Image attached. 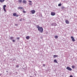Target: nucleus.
I'll use <instances>...</instances> for the list:
<instances>
[{
    "label": "nucleus",
    "instance_id": "nucleus-1",
    "mask_svg": "<svg viewBox=\"0 0 77 77\" xmlns=\"http://www.w3.org/2000/svg\"><path fill=\"white\" fill-rule=\"evenodd\" d=\"M36 27L38 28V31H39L41 33H42L43 32V29L42 27H40L39 25H37Z\"/></svg>",
    "mask_w": 77,
    "mask_h": 77
},
{
    "label": "nucleus",
    "instance_id": "nucleus-2",
    "mask_svg": "<svg viewBox=\"0 0 77 77\" xmlns=\"http://www.w3.org/2000/svg\"><path fill=\"white\" fill-rule=\"evenodd\" d=\"M66 69L68 70L69 71H72V69L71 68L69 67V66H67L66 68Z\"/></svg>",
    "mask_w": 77,
    "mask_h": 77
},
{
    "label": "nucleus",
    "instance_id": "nucleus-3",
    "mask_svg": "<svg viewBox=\"0 0 77 77\" xmlns=\"http://www.w3.org/2000/svg\"><path fill=\"white\" fill-rule=\"evenodd\" d=\"M51 26H57V24L56 23H53L51 24Z\"/></svg>",
    "mask_w": 77,
    "mask_h": 77
},
{
    "label": "nucleus",
    "instance_id": "nucleus-4",
    "mask_svg": "<svg viewBox=\"0 0 77 77\" xmlns=\"http://www.w3.org/2000/svg\"><path fill=\"white\" fill-rule=\"evenodd\" d=\"M71 38L72 39V40L73 42L75 41V39H74V38L72 36H71Z\"/></svg>",
    "mask_w": 77,
    "mask_h": 77
},
{
    "label": "nucleus",
    "instance_id": "nucleus-5",
    "mask_svg": "<svg viewBox=\"0 0 77 77\" xmlns=\"http://www.w3.org/2000/svg\"><path fill=\"white\" fill-rule=\"evenodd\" d=\"M65 23H66V24H69V22L68 20L65 19Z\"/></svg>",
    "mask_w": 77,
    "mask_h": 77
},
{
    "label": "nucleus",
    "instance_id": "nucleus-6",
    "mask_svg": "<svg viewBox=\"0 0 77 77\" xmlns=\"http://www.w3.org/2000/svg\"><path fill=\"white\" fill-rule=\"evenodd\" d=\"M31 12L32 14H33L35 13V11L33 10H32L31 11Z\"/></svg>",
    "mask_w": 77,
    "mask_h": 77
},
{
    "label": "nucleus",
    "instance_id": "nucleus-7",
    "mask_svg": "<svg viewBox=\"0 0 77 77\" xmlns=\"http://www.w3.org/2000/svg\"><path fill=\"white\" fill-rule=\"evenodd\" d=\"M23 2L24 4H26L27 3V1L25 0L23 1Z\"/></svg>",
    "mask_w": 77,
    "mask_h": 77
},
{
    "label": "nucleus",
    "instance_id": "nucleus-8",
    "mask_svg": "<svg viewBox=\"0 0 77 77\" xmlns=\"http://www.w3.org/2000/svg\"><path fill=\"white\" fill-rule=\"evenodd\" d=\"M18 2L20 4H21V3L22 2H23V0H19L18 1Z\"/></svg>",
    "mask_w": 77,
    "mask_h": 77
},
{
    "label": "nucleus",
    "instance_id": "nucleus-9",
    "mask_svg": "<svg viewBox=\"0 0 77 77\" xmlns=\"http://www.w3.org/2000/svg\"><path fill=\"white\" fill-rule=\"evenodd\" d=\"M17 9H23V8L21 7H19L17 8Z\"/></svg>",
    "mask_w": 77,
    "mask_h": 77
},
{
    "label": "nucleus",
    "instance_id": "nucleus-10",
    "mask_svg": "<svg viewBox=\"0 0 77 77\" xmlns=\"http://www.w3.org/2000/svg\"><path fill=\"white\" fill-rule=\"evenodd\" d=\"M55 14L54 12H51V15L52 16H54V15H55Z\"/></svg>",
    "mask_w": 77,
    "mask_h": 77
},
{
    "label": "nucleus",
    "instance_id": "nucleus-11",
    "mask_svg": "<svg viewBox=\"0 0 77 77\" xmlns=\"http://www.w3.org/2000/svg\"><path fill=\"white\" fill-rule=\"evenodd\" d=\"M14 37H11L9 39H11V40H12V39H14Z\"/></svg>",
    "mask_w": 77,
    "mask_h": 77
},
{
    "label": "nucleus",
    "instance_id": "nucleus-12",
    "mask_svg": "<svg viewBox=\"0 0 77 77\" xmlns=\"http://www.w3.org/2000/svg\"><path fill=\"white\" fill-rule=\"evenodd\" d=\"M54 58H55V57H58V55H54L53 56Z\"/></svg>",
    "mask_w": 77,
    "mask_h": 77
},
{
    "label": "nucleus",
    "instance_id": "nucleus-13",
    "mask_svg": "<svg viewBox=\"0 0 77 77\" xmlns=\"http://www.w3.org/2000/svg\"><path fill=\"white\" fill-rule=\"evenodd\" d=\"M13 16H14V17H15L16 15H17V13H14L13 14Z\"/></svg>",
    "mask_w": 77,
    "mask_h": 77
},
{
    "label": "nucleus",
    "instance_id": "nucleus-14",
    "mask_svg": "<svg viewBox=\"0 0 77 77\" xmlns=\"http://www.w3.org/2000/svg\"><path fill=\"white\" fill-rule=\"evenodd\" d=\"M54 62H55V63H57V61L56 59H55L54 60Z\"/></svg>",
    "mask_w": 77,
    "mask_h": 77
},
{
    "label": "nucleus",
    "instance_id": "nucleus-15",
    "mask_svg": "<svg viewBox=\"0 0 77 77\" xmlns=\"http://www.w3.org/2000/svg\"><path fill=\"white\" fill-rule=\"evenodd\" d=\"M5 2V0H0V2L1 3H3V2Z\"/></svg>",
    "mask_w": 77,
    "mask_h": 77
},
{
    "label": "nucleus",
    "instance_id": "nucleus-16",
    "mask_svg": "<svg viewBox=\"0 0 77 77\" xmlns=\"http://www.w3.org/2000/svg\"><path fill=\"white\" fill-rule=\"evenodd\" d=\"M26 39H29L30 38V37L29 36H27L26 37Z\"/></svg>",
    "mask_w": 77,
    "mask_h": 77
},
{
    "label": "nucleus",
    "instance_id": "nucleus-17",
    "mask_svg": "<svg viewBox=\"0 0 77 77\" xmlns=\"http://www.w3.org/2000/svg\"><path fill=\"white\" fill-rule=\"evenodd\" d=\"M54 38L55 39H57V38H58V36L55 35L54 37Z\"/></svg>",
    "mask_w": 77,
    "mask_h": 77
},
{
    "label": "nucleus",
    "instance_id": "nucleus-18",
    "mask_svg": "<svg viewBox=\"0 0 77 77\" xmlns=\"http://www.w3.org/2000/svg\"><path fill=\"white\" fill-rule=\"evenodd\" d=\"M61 9H65V7L63 6H62L61 7Z\"/></svg>",
    "mask_w": 77,
    "mask_h": 77
},
{
    "label": "nucleus",
    "instance_id": "nucleus-19",
    "mask_svg": "<svg viewBox=\"0 0 77 77\" xmlns=\"http://www.w3.org/2000/svg\"><path fill=\"white\" fill-rule=\"evenodd\" d=\"M61 5H62V4L61 3H60L58 4V6H61Z\"/></svg>",
    "mask_w": 77,
    "mask_h": 77
},
{
    "label": "nucleus",
    "instance_id": "nucleus-20",
    "mask_svg": "<svg viewBox=\"0 0 77 77\" xmlns=\"http://www.w3.org/2000/svg\"><path fill=\"white\" fill-rule=\"evenodd\" d=\"M3 9L5 12H6V9H5V8H3Z\"/></svg>",
    "mask_w": 77,
    "mask_h": 77
},
{
    "label": "nucleus",
    "instance_id": "nucleus-21",
    "mask_svg": "<svg viewBox=\"0 0 77 77\" xmlns=\"http://www.w3.org/2000/svg\"><path fill=\"white\" fill-rule=\"evenodd\" d=\"M72 68H73V69H74L75 68V66H72Z\"/></svg>",
    "mask_w": 77,
    "mask_h": 77
},
{
    "label": "nucleus",
    "instance_id": "nucleus-22",
    "mask_svg": "<svg viewBox=\"0 0 77 77\" xmlns=\"http://www.w3.org/2000/svg\"><path fill=\"white\" fill-rule=\"evenodd\" d=\"M6 7V5H4L3 6V8H5Z\"/></svg>",
    "mask_w": 77,
    "mask_h": 77
},
{
    "label": "nucleus",
    "instance_id": "nucleus-23",
    "mask_svg": "<svg viewBox=\"0 0 77 77\" xmlns=\"http://www.w3.org/2000/svg\"><path fill=\"white\" fill-rule=\"evenodd\" d=\"M12 41L13 42H15V40L13 39Z\"/></svg>",
    "mask_w": 77,
    "mask_h": 77
},
{
    "label": "nucleus",
    "instance_id": "nucleus-24",
    "mask_svg": "<svg viewBox=\"0 0 77 77\" xmlns=\"http://www.w3.org/2000/svg\"><path fill=\"white\" fill-rule=\"evenodd\" d=\"M29 5H30L31 6H32V3H29Z\"/></svg>",
    "mask_w": 77,
    "mask_h": 77
},
{
    "label": "nucleus",
    "instance_id": "nucleus-25",
    "mask_svg": "<svg viewBox=\"0 0 77 77\" xmlns=\"http://www.w3.org/2000/svg\"><path fill=\"white\" fill-rule=\"evenodd\" d=\"M23 13H26V12L24 11V10L23 11Z\"/></svg>",
    "mask_w": 77,
    "mask_h": 77
},
{
    "label": "nucleus",
    "instance_id": "nucleus-26",
    "mask_svg": "<svg viewBox=\"0 0 77 77\" xmlns=\"http://www.w3.org/2000/svg\"><path fill=\"white\" fill-rule=\"evenodd\" d=\"M29 3H32V1H29Z\"/></svg>",
    "mask_w": 77,
    "mask_h": 77
},
{
    "label": "nucleus",
    "instance_id": "nucleus-27",
    "mask_svg": "<svg viewBox=\"0 0 77 77\" xmlns=\"http://www.w3.org/2000/svg\"><path fill=\"white\" fill-rule=\"evenodd\" d=\"M45 65H46L45 64H43V66L45 67Z\"/></svg>",
    "mask_w": 77,
    "mask_h": 77
},
{
    "label": "nucleus",
    "instance_id": "nucleus-28",
    "mask_svg": "<svg viewBox=\"0 0 77 77\" xmlns=\"http://www.w3.org/2000/svg\"><path fill=\"white\" fill-rule=\"evenodd\" d=\"M16 67H17V68H19V66L17 65V66H16Z\"/></svg>",
    "mask_w": 77,
    "mask_h": 77
},
{
    "label": "nucleus",
    "instance_id": "nucleus-29",
    "mask_svg": "<svg viewBox=\"0 0 77 77\" xmlns=\"http://www.w3.org/2000/svg\"><path fill=\"white\" fill-rule=\"evenodd\" d=\"M19 21H22V18H21V19H20V20H19Z\"/></svg>",
    "mask_w": 77,
    "mask_h": 77
},
{
    "label": "nucleus",
    "instance_id": "nucleus-30",
    "mask_svg": "<svg viewBox=\"0 0 77 77\" xmlns=\"http://www.w3.org/2000/svg\"><path fill=\"white\" fill-rule=\"evenodd\" d=\"M17 39L19 40L20 39V37H18L17 38Z\"/></svg>",
    "mask_w": 77,
    "mask_h": 77
},
{
    "label": "nucleus",
    "instance_id": "nucleus-31",
    "mask_svg": "<svg viewBox=\"0 0 77 77\" xmlns=\"http://www.w3.org/2000/svg\"><path fill=\"white\" fill-rule=\"evenodd\" d=\"M16 16L17 17H18L19 16V15L16 14Z\"/></svg>",
    "mask_w": 77,
    "mask_h": 77
},
{
    "label": "nucleus",
    "instance_id": "nucleus-32",
    "mask_svg": "<svg viewBox=\"0 0 77 77\" xmlns=\"http://www.w3.org/2000/svg\"><path fill=\"white\" fill-rule=\"evenodd\" d=\"M15 25L16 26H18V24H15Z\"/></svg>",
    "mask_w": 77,
    "mask_h": 77
},
{
    "label": "nucleus",
    "instance_id": "nucleus-33",
    "mask_svg": "<svg viewBox=\"0 0 77 77\" xmlns=\"http://www.w3.org/2000/svg\"><path fill=\"white\" fill-rule=\"evenodd\" d=\"M70 77H73V76H72V75H70Z\"/></svg>",
    "mask_w": 77,
    "mask_h": 77
},
{
    "label": "nucleus",
    "instance_id": "nucleus-34",
    "mask_svg": "<svg viewBox=\"0 0 77 77\" xmlns=\"http://www.w3.org/2000/svg\"><path fill=\"white\" fill-rule=\"evenodd\" d=\"M0 10H1V8H0Z\"/></svg>",
    "mask_w": 77,
    "mask_h": 77
},
{
    "label": "nucleus",
    "instance_id": "nucleus-35",
    "mask_svg": "<svg viewBox=\"0 0 77 77\" xmlns=\"http://www.w3.org/2000/svg\"><path fill=\"white\" fill-rule=\"evenodd\" d=\"M7 72H8V71H6Z\"/></svg>",
    "mask_w": 77,
    "mask_h": 77
}]
</instances>
